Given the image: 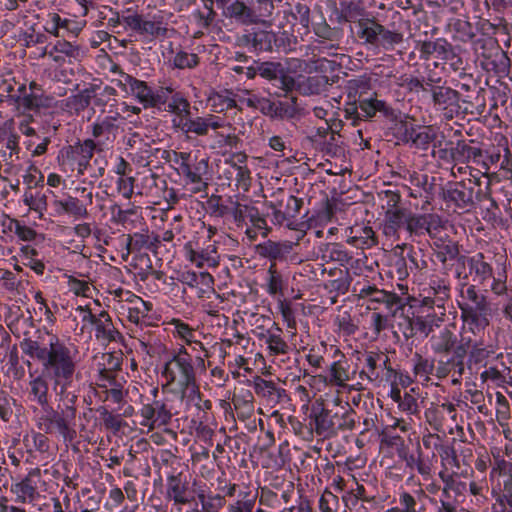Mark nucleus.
<instances>
[{"label":"nucleus","mask_w":512,"mask_h":512,"mask_svg":"<svg viewBox=\"0 0 512 512\" xmlns=\"http://www.w3.org/2000/svg\"><path fill=\"white\" fill-rule=\"evenodd\" d=\"M21 349L26 355L42 362L43 371L52 380L53 390L64 394L65 386L72 385L76 372V361L71 350L58 338H53L49 348L38 341L25 339Z\"/></svg>","instance_id":"obj_1"},{"label":"nucleus","mask_w":512,"mask_h":512,"mask_svg":"<svg viewBox=\"0 0 512 512\" xmlns=\"http://www.w3.org/2000/svg\"><path fill=\"white\" fill-rule=\"evenodd\" d=\"M161 377L164 379L163 390L168 388L171 391H178L181 396L196 386L192 356L184 347L173 353L171 358L165 362Z\"/></svg>","instance_id":"obj_2"},{"label":"nucleus","mask_w":512,"mask_h":512,"mask_svg":"<svg viewBox=\"0 0 512 512\" xmlns=\"http://www.w3.org/2000/svg\"><path fill=\"white\" fill-rule=\"evenodd\" d=\"M71 385L65 386L64 394L59 391H54L59 397V400L64 403L65 407L61 412L54 410L51 407L43 408L45 414L39 418L38 427L46 434L59 433L63 437H67L71 431L70 425L76 417L75 403L77 395L70 392Z\"/></svg>","instance_id":"obj_3"},{"label":"nucleus","mask_w":512,"mask_h":512,"mask_svg":"<svg viewBox=\"0 0 512 512\" xmlns=\"http://www.w3.org/2000/svg\"><path fill=\"white\" fill-rule=\"evenodd\" d=\"M356 420L357 414L348 403L334 413L323 408L315 415V432L319 436L330 438L336 436L339 431L353 430Z\"/></svg>","instance_id":"obj_4"},{"label":"nucleus","mask_w":512,"mask_h":512,"mask_svg":"<svg viewBox=\"0 0 512 512\" xmlns=\"http://www.w3.org/2000/svg\"><path fill=\"white\" fill-rule=\"evenodd\" d=\"M158 393V388H153V401L151 403L144 404L140 410V415L142 417L140 424L147 427L149 430L168 425L173 415L179 414V411L174 408L172 400L168 398L159 399Z\"/></svg>","instance_id":"obj_5"},{"label":"nucleus","mask_w":512,"mask_h":512,"mask_svg":"<svg viewBox=\"0 0 512 512\" xmlns=\"http://www.w3.org/2000/svg\"><path fill=\"white\" fill-rule=\"evenodd\" d=\"M123 15L124 24L131 30L140 35L150 36L153 38L165 37L168 29L166 28L165 13L158 11L157 13L147 15L130 13Z\"/></svg>","instance_id":"obj_6"},{"label":"nucleus","mask_w":512,"mask_h":512,"mask_svg":"<svg viewBox=\"0 0 512 512\" xmlns=\"http://www.w3.org/2000/svg\"><path fill=\"white\" fill-rule=\"evenodd\" d=\"M182 162L180 169L184 176L185 185L189 187V191L193 194L206 193L208 189V174L209 162L207 159H201L193 164L188 162L189 154L180 153Z\"/></svg>","instance_id":"obj_7"},{"label":"nucleus","mask_w":512,"mask_h":512,"mask_svg":"<svg viewBox=\"0 0 512 512\" xmlns=\"http://www.w3.org/2000/svg\"><path fill=\"white\" fill-rule=\"evenodd\" d=\"M184 251L186 258L197 267H217L220 263V255L216 241L208 240L200 243V240L190 241L185 244Z\"/></svg>","instance_id":"obj_8"},{"label":"nucleus","mask_w":512,"mask_h":512,"mask_svg":"<svg viewBox=\"0 0 512 512\" xmlns=\"http://www.w3.org/2000/svg\"><path fill=\"white\" fill-rule=\"evenodd\" d=\"M443 228V222L439 215L434 213L413 214L408 213L406 230L409 236L414 239L427 234L435 239L439 231Z\"/></svg>","instance_id":"obj_9"},{"label":"nucleus","mask_w":512,"mask_h":512,"mask_svg":"<svg viewBox=\"0 0 512 512\" xmlns=\"http://www.w3.org/2000/svg\"><path fill=\"white\" fill-rule=\"evenodd\" d=\"M460 297L462 302L459 304L461 314H492V308L486 296L481 293L476 286L464 282L460 287Z\"/></svg>","instance_id":"obj_10"},{"label":"nucleus","mask_w":512,"mask_h":512,"mask_svg":"<svg viewBox=\"0 0 512 512\" xmlns=\"http://www.w3.org/2000/svg\"><path fill=\"white\" fill-rule=\"evenodd\" d=\"M474 189L471 186V181L466 184L463 181L450 182L442 189V198L450 206L453 205L455 211L469 210L473 205Z\"/></svg>","instance_id":"obj_11"},{"label":"nucleus","mask_w":512,"mask_h":512,"mask_svg":"<svg viewBox=\"0 0 512 512\" xmlns=\"http://www.w3.org/2000/svg\"><path fill=\"white\" fill-rule=\"evenodd\" d=\"M303 200L293 195H288L272 205L273 222L280 226L294 229L296 217L300 213Z\"/></svg>","instance_id":"obj_12"},{"label":"nucleus","mask_w":512,"mask_h":512,"mask_svg":"<svg viewBox=\"0 0 512 512\" xmlns=\"http://www.w3.org/2000/svg\"><path fill=\"white\" fill-rule=\"evenodd\" d=\"M465 355L466 349L464 345L458 346L453 350V355L447 359H440L436 367V376L438 378H445L452 375V383L459 384L462 376L465 373Z\"/></svg>","instance_id":"obj_13"},{"label":"nucleus","mask_w":512,"mask_h":512,"mask_svg":"<svg viewBox=\"0 0 512 512\" xmlns=\"http://www.w3.org/2000/svg\"><path fill=\"white\" fill-rule=\"evenodd\" d=\"M433 103L442 110L445 118L452 119L459 112L460 94L450 87H432L430 89Z\"/></svg>","instance_id":"obj_14"},{"label":"nucleus","mask_w":512,"mask_h":512,"mask_svg":"<svg viewBox=\"0 0 512 512\" xmlns=\"http://www.w3.org/2000/svg\"><path fill=\"white\" fill-rule=\"evenodd\" d=\"M97 144L92 139H86L84 141H78L73 145H69L66 148V156L69 160L77 166V172L79 175H84L90 161L94 156Z\"/></svg>","instance_id":"obj_15"},{"label":"nucleus","mask_w":512,"mask_h":512,"mask_svg":"<svg viewBox=\"0 0 512 512\" xmlns=\"http://www.w3.org/2000/svg\"><path fill=\"white\" fill-rule=\"evenodd\" d=\"M223 15L235 20L242 25H259L262 24L256 10L242 0L231 2L224 10Z\"/></svg>","instance_id":"obj_16"},{"label":"nucleus","mask_w":512,"mask_h":512,"mask_svg":"<svg viewBox=\"0 0 512 512\" xmlns=\"http://www.w3.org/2000/svg\"><path fill=\"white\" fill-rule=\"evenodd\" d=\"M434 320L422 316H402L398 327L406 339L413 338L417 334L427 337L433 331Z\"/></svg>","instance_id":"obj_17"},{"label":"nucleus","mask_w":512,"mask_h":512,"mask_svg":"<svg viewBox=\"0 0 512 512\" xmlns=\"http://www.w3.org/2000/svg\"><path fill=\"white\" fill-rule=\"evenodd\" d=\"M123 76L125 85L130 87L132 94L146 107H159L164 104L162 97L155 95L146 82L138 80L128 74H124Z\"/></svg>","instance_id":"obj_18"},{"label":"nucleus","mask_w":512,"mask_h":512,"mask_svg":"<svg viewBox=\"0 0 512 512\" xmlns=\"http://www.w3.org/2000/svg\"><path fill=\"white\" fill-rule=\"evenodd\" d=\"M40 477V469H32L24 479L14 484L11 488L12 493L16 495V501L22 504L32 503L38 496L37 486L34 478Z\"/></svg>","instance_id":"obj_19"},{"label":"nucleus","mask_w":512,"mask_h":512,"mask_svg":"<svg viewBox=\"0 0 512 512\" xmlns=\"http://www.w3.org/2000/svg\"><path fill=\"white\" fill-rule=\"evenodd\" d=\"M276 36L273 32L259 30L248 32L237 39L239 46L251 48L254 51H272Z\"/></svg>","instance_id":"obj_20"},{"label":"nucleus","mask_w":512,"mask_h":512,"mask_svg":"<svg viewBox=\"0 0 512 512\" xmlns=\"http://www.w3.org/2000/svg\"><path fill=\"white\" fill-rule=\"evenodd\" d=\"M225 128H230V125L225 124V122L220 120L219 117L212 114H209L205 117H190L185 135L188 137L190 134H194L196 136H206L208 135L210 129L218 130Z\"/></svg>","instance_id":"obj_21"},{"label":"nucleus","mask_w":512,"mask_h":512,"mask_svg":"<svg viewBox=\"0 0 512 512\" xmlns=\"http://www.w3.org/2000/svg\"><path fill=\"white\" fill-rule=\"evenodd\" d=\"M463 345L470 348L468 354L469 368L472 366H485L488 358L494 353L492 349L484 345L483 339H473L470 336L463 337Z\"/></svg>","instance_id":"obj_22"},{"label":"nucleus","mask_w":512,"mask_h":512,"mask_svg":"<svg viewBox=\"0 0 512 512\" xmlns=\"http://www.w3.org/2000/svg\"><path fill=\"white\" fill-rule=\"evenodd\" d=\"M458 262L463 266L467 263L471 271H474L479 283L484 286L488 285L494 276L491 265L484 260L482 253H478L473 257L460 256Z\"/></svg>","instance_id":"obj_23"},{"label":"nucleus","mask_w":512,"mask_h":512,"mask_svg":"<svg viewBox=\"0 0 512 512\" xmlns=\"http://www.w3.org/2000/svg\"><path fill=\"white\" fill-rule=\"evenodd\" d=\"M359 108L361 110L362 119H369L374 117L378 112L386 118L394 119L396 114L393 108H391L385 101L378 99L377 97H366L360 99Z\"/></svg>","instance_id":"obj_24"},{"label":"nucleus","mask_w":512,"mask_h":512,"mask_svg":"<svg viewBox=\"0 0 512 512\" xmlns=\"http://www.w3.org/2000/svg\"><path fill=\"white\" fill-rule=\"evenodd\" d=\"M347 362L345 360L339 359L334 361L329 367V378L328 383L332 386H337L341 388L348 387L349 390H362L361 383H357L356 385H347V382L350 380V374L347 369Z\"/></svg>","instance_id":"obj_25"},{"label":"nucleus","mask_w":512,"mask_h":512,"mask_svg":"<svg viewBox=\"0 0 512 512\" xmlns=\"http://www.w3.org/2000/svg\"><path fill=\"white\" fill-rule=\"evenodd\" d=\"M430 342L435 354L448 355L456 349L457 336L448 327H444L431 336Z\"/></svg>","instance_id":"obj_26"},{"label":"nucleus","mask_w":512,"mask_h":512,"mask_svg":"<svg viewBox=\"0 0 512 512\" xmlns=\"http://www.w3.org/2000/svg\"><path fill=\"white\" fill-rule=\"evenodd\" d=\"M89 320L95 326L96 337L105 341H114L119 332L115 329L109 314L102 311L98 316L89 313Z\"/></svg>","instance_id":"obj_27"},{"label":"nucleus","mask_w":512,"mask_h":512,"mask_svg":"<svg viewBox=\"0 0 512 512\" xmlns=\"http://www.w3.org/2000/svg\"><path fill=\"white\" fill-rule=\"evenodd\" d=\"M188 487L181 480V473L171 474L167 477L166 498L175 504L184 505L190 502L187 496Z\"/></svg>","instance_id":"obj_28"},{"label":"nucleus","mask_w":512,"mask_h":512,"mask_svg":"<svg viewBox=\"0 0 512 512\" xmlns=\"http://www.w3.org/2000/svg\"><path fill=\"white\" fill-rule=\"evenodd\" d=\"M53 98L44 93H28L13 96V102L24 110L39 111L42 108H49Z\"/></svg>","instance_id":"obj_29"},{"label":"nucleus","mask_w":512,"mask_h":512,"mask_svg":"<svg viewBox=\"0 0 512 512\" xmlns=\"http://www.w3.org/2000/svg\"><path fill=\"white\" fill-rule=\"evenodd\" d=\"M263 338L270 355H286L290 352V346L282 337V329L277 324L269 328Z\"/></svg>","instance_id":"obj_30"},{"label":"nucleus","mask_w":512,"mask_h":512,"mask_svg":"<svg viewBox=\"0 0 512 512\" xmlns=\"http://www.w3.org/2000/svg\"><path fill=\"white\" fill-rule=\"evenodd\" d=\"M461 316L463 321L465 322V325L463 327V337H466L465 334L471 332L474 336H479V339H483L485 330L490 324V318L492 314L484 315L483 313H470L462 314Z\"/></svg>","instance_id":"obj_31"},{"label":"nucleus","mask_w":512,"mask_h":512,"mask_svg":"<svg viewBox=\"0 0 512 512\" xmlns=\"http://www.w3.org/2000/svg\"><path fill=\"white\" fill-rule=\"evenodd\" d=\"M292 243L290 242H274L268 240L256 246V252L259 256L268 258L270 260H277L284 258L292 251Z\"/></svg>","instance_id":"obj_32"},{"label":"nucleus","mask_w":512,"mask_h":512,"mask_svg":"<svg viewBox=\"0 0 512 512\" xmlns=\"http://www.w3.org/2000/svg\"><path fill=\"white\" fill-rule=\"evenodd\" d=\"M408 213L405 209H387L385 212L384 233L387 236L397 237L400 228L407 226Z\"/></svg>","instance_id":"obj_33"},{"label":"nucleus","mask_w":512,"mask_h":512,"mask_svg":"<svg viewBox=\"0 0 512 512\" xmlns=\"http://www.w3.org/2000/svg\"><path fill=\"white\" fill-rule=\"evenodd\" d=\"M342 501L345 508L352 511L358 507L359 501L367 503L375 502L376 496L370 494L363 484L356 481L355 487L349 489L343 494Z\"/></svg>","instance_id":"obj_34"},{"label":"nucleus","mask_w":512,"mask_h":512,"mask_svg":"<svg viewBox=\"0 0 512 512\" xmlns=\"http://www.w3.org/2000/svg\"><path fill=\"white\" fill-rule=\"evenodd\" d=\"M129 302L127 309V318L134 324H140L148 318L149 312L152 310V303L144 301L141 297L130 295L126 299Z\"/></svg>","instance_id":"obj_35"},{"label":"nucleus","mask_w":512,"mask_h":512,"mask_svg":"<svg viewBox=\"0 0 512 512\" xmlns=\"http://www.w3.org/2000/svg\"><path fill=\"white\" fill-rule=\"evenodd\" d=\"M286 282L283 275L278 271L276 263L272 262L267 271L265 289L266 292L273 297H284Z\"/></svg>","instance_id":"obj_36"},{"label":"nucleus","mask_w":512,"mask_h":512,"mask_svg":"<svg viewBox=\"0 0 512 512\" xmlns=\"http://www.w3.org/2000/svg\"><path fill=\"white\" fill-rule=\"evenodd\" d=\"M54 206L58 211L67 213L77 219L87 218L89 216L86 205L76 197L68 196L64 200H55Z\"/></svg>","instance_id":"obj_37"},{"label":"nucleus","mask_w":512,"mask_h":512,"mask_svg":"<svg viewBox=\"0 0 512 512\" xmlns=\"http://www.w3.org/2000/svg\"><path fill=\"white\" fill-rule=\"evenodd\" d=\"M360 28L359 38L363 39L366 44L379 46V37L382 25L374 19H360L358 21Z\"/></svg>","instance_id":"obj_38"},{"label":"nucleus","mask_w":512,"mask_h":512,"mask_svg":"<svg viewBox=\"0 0 512 512\" xmlns=\"http://www.w3.org/2000/svg\"><path fill=\"white\" fill-rule=\"evenodd\" d=\"M350 243L359 248H370L377 244V238L372 227L356 226L351 229Z\"/></svg>","instance_id":"obj_39"},{"label":"nucleus","mask_w":512,"mask_h":512,"mask_svg":"<svg viewBox=\"0 0 512 512\" xmlns=\"http://www.w3.org/2000/svg\"><path fill=\"white\" fill-rule=\"evenodd\" d=\"M119 117V114L116 113L115 115H108L98 119L92 125V136L97 139L103 136L115 135L119 128L116 123Z\"/></svg>","instance_id":"obj_40"},{"label":"nucleus","mask_w":512,"mask_h":512,"mask_svg":"<svg viewBox=\"0 0 512 512\" xmlns=\"http://www.w3.org/2000/svg\"><path fill=\"white\" fill-rule=\"evenodd\" d=\"M254 390L258 396L274 402H277L282 392H284V390L278 388L273 381L265 380L261 377L255 378Z\"/></svg>","instance_id":"obj_41"},{"label":"nucleus","mask_w":512,"mask_h":512,"mask_svg":"<svg viewBox=\"0 0 512 512\" xmlns=\"http://www.w3.org/2000/svg\"><path fill=\"white\" fill-rule=\"evenodd\" d=\"M30 395L42 408L48 407V383L43 376H37L29 382Z\"/></svg>","instance_id":"obj_42"},{"label":"nucleus","mask_w":512,"mask_h":512,"mask_svg":"<svg viewBox=\"0 0 512 512\" xmlns=\"http://www.w3.org/2000/svg\"><path fill=\"white\" fill-rule=\"evenodd\" d=\"M288 22L293 26L300 25L303 29L308 30L310 25V8L305 3L298 2L290 7L288 12Z\"/></svg>","instance_id":"obj_43"},{"label":"nucleus","mask_w":512,"mask_h":512,"mask_svg":"<svg viewBox=\"0 0 512 512\" xmlns=\"http://www.w3.org/2000/svg\"><path fill=\"white\" fill-rule=\"evenodd\" d=\"M378 352H367L365 354V367L360 371L359 376L361 379H366L369 382H375L380 379Z\"/></svg>","instance_id":"obj_44"},{"label":"nucleus","mask_w":512,"mask_h":512,"mask_svg":"<svg viewBox=\"0 0 512 512\" xmlns=\"http://www.w3.org/2000/svg\"><path fill=\"white\" fill-rule=\"evenodd\" d=\"M370 90V83L367 79H352L347 85V95L349 100L359 102L360 99L366 98Z\"/></svg>","instance_id":"obj_45"},{"label":"nucleus","mask_w":512,"mask_h":512,"mask_svg":"<svg viewBox=\"0 0 512 512\" xmlns=\"http://www.w3.org/2000/svg\"><path fill=\"white\" fill-rule=\"evenodd\" d=\"M169 62L170 65L176 69H193L199 65L200 59L195 53L179 50Z\"/></svg>","instance_id":"obj_46"},{"label":"nucleus","mask_w":512,"mask_h":512,"mask_svg":"<svg viewBox=\"0 0 512 512\" xmlns=\"http://www.w3.org/2000/svg\"><path fill=\"white\" fill-rule=\"evenodd\" d=\"M409 139L417 148L427 149L435 139V132L431 126H425L418 131L412 130L409 133Z\"/></svg>","instance_id":"obj_47"},{"label":"nucleus","mask_w":512,"mask_h":512,"mask_svg":"<svg viewBox=\"0 0 512 512\" xmlns=\"http://www.w3.org/2000/svg\"><path fill=\"white\" fill-rule=\"evenodd\" d=\"M17 81L11 70L0 71V103L5 99L13 101V92Z\"/></svg>","instance_id":"obj_48"},{"label":"nucleus","mask_w":512,"mask_h":512,"mask_svg":"<svg viewBox=\"0 0 512 512\" xmlns=\"http://www.w3.org/2000/svg\"><path fill=\"white\" fill-rule=\"evenodd\" d=\"M181 399L186 402L187 407H194L197 410H209L212 406L210 400H203L198 386L192 387Z\"/></svg>","instance_id":"obj_49"},{"label":"nucleus","mask_w":512,"mask_h":512,"mask_svg":"<svg viewBox=\"0 0 512 512\" xmlns=\"http://www.w3.org/2000/svg\"><path fill=\"white\" fill-rule=\"evenodd\" d=\"M96 86L91 85L85 88L78 94L69 98V105L76 111L85 110L91 102V99L95 96Z\"/></svg>","instance_id":"obj_50"},{"label":"nucleus","mask_w":512,"mask_h":512,"mask_svg":"<svg viewBox=\"0 0 512 512\" xmlns=\"http://www.w3.org/2000/svg\"><path fill=\"white\" fill-rule=\"evenodd\" d=\"M283 65L280 62H259L258 63V75L262 78L273 81L277 80L282 75Z\"/></svg>","instance_id":"obj_51"},{"label":"nucleus","mask_w":512,"mask_h":512,"mask_svg":"<svg viewBox=\"0 0 512 512\" xmlns=\"http://www.w3.org/2000/svg\"><path fill=\"white\" fill-rule=\"evenodd\" d=\"M379 46H382L386 50L393 49L396 45L403 42V34L396 31H390L383 25L379 30Z\"/></svg>","instance_id":"obj_52"},{"label":"nucleus","mask_w":512,"mask_h":512,"mask_svg":"<svg viewBox=\"0 0 512 512\" xmlns=\"http://www.w3.org/2000/svg\"><path fill=\"white\" fill-rule=\"evenodd\" d=\"M151 245V242L149 240V234L148 233H134L133 235H127V241H126V249H127V255L135 252L140 251L142 249H148V246Z\"/></svg>","instance_id":"obj_53"},{"label":"nucleus","mask_w":512,"mask_h":512,"mask_svg":"<svg viewBox=\"0 0 512 512\" xmlns=\"http://www.w3.org/2000/svg\"><path fill=\"white\" fill-rule=\"evenodd\" d=\"M506 274L505 272L498 273V277L493 276L491 281L488 283L491 291L498 296L505 295L509 302L512 301V287L508 288L506 285Z\"/></svg>","instance_id":"obj_54"},{"label":"nucleus","mask_w":512,"mask_h":512,"mask_svg":"<svg viewBox=\"0 0 512 512\" xmlns=\"http://www.w3.org/2000/svg\"><path fill=\"white\" fill-rule=\"evenodd\" d=\"M370 301L375 303H383L389 309L393 308L394 306L398 307L401 305V298L397 294L378 288H376L374 291Z\"/></svg>","instance_id":"obj_55"},{"label":"nucleus","mask_w":512,"mask_h":512,"mask_svg":"<svg viewBox=\"0 0 512 512\" xmlns=\"http://www.w3.org/2000/svg\"><path fill=\"white\" fill-rule=\"evenodd\" d=\"M245 211L247 212V218H249L252 227L258 229L262 237H267L270 232V228L267 225L266 219L261 216L258 210L254 207H245Z\"/></svg>","instance_id":"obj_56"},{"label":"nucleus","mask_w":512,"mask_h":512,"mask_svg":"<svg viewBox=\"0 0 512 512\" xmlns=\"http://www.w3.org/2000/svg\"><path fill=\"white\" fill-rule=\"evenodd\" d=\"M340 501L337 495L326 489L319 499V510L321 512H339Z\"/></svg>","instance_id":"obj_57"},{"label":"nucleus","mask_w":512,"mask_h":512,"mask_svg":"<svg viewBox=\"0 0 512 512\" xmlns=\"http://www.w3.org/2000/svg\"><path fill=\"white\" fill-rule=\"evenodd\" d=\"M170 325L174 327V333L186 344L191 345V342H195V330L188 324L180 319H172Z\"/></svg>","instance_id":"obj_58"},{"label":"nucleus","mask_w":512,"mask_h":512,"mask_svg":"<svg viewBox=\"0 0 512 512\" xmlns=\"http://www.w3.org/2000/svg\"><path fill=\"white\" fill-rule=\"evenodd\" d=\"M435 246L439 249L437 253V258L442 262L445 263L447 259H455L459 258V248L457 243L448 241L446 244H438L437 241L434 242Z\"/></svg>","instance_id":"obj_59"},{"label":"nucleus","mask_w":512,"mask_h":512,"mask_svg":"<svg viewBox=\"0 0 512 512\" xmlns=\"http://www.w3.org/2000/svg\"><path fill=\"white\" fill-rule=\"evenodd\" d=\"M164 110L173 115L189 113L190 103L183 97L173 96L168 103L164 102Z\"/></svg>","instance_id":"obj_60"},{"label":"nucleus","mask_w":512,"mask_h":512,"mask_svg":"<svg viewBox=\"0 0 512 512\" xmlns=\"http://www.w3.org/2000/svg\"><path fill=\"white\" fill-rule=\"evenodd\" d=\"M283 0H255L256 2V10L257 15L259 16L261 23L266 24V18L272 16L275 3H280Z\"/></svg>","instance_id":"obj_61"},{"label":"nucleus","mask_w":512,"mask_h":512,"mask_svg":"<svg viewBox=\"0 0 512 512\" xmlns=\"http://www.w3.org/2000/svg\"><path fill=\"white\" fill-rule=\"evenodd\" d=\"M98 411L106 429L117 432L122 428L123 422L120 415H115L104 407Z\"/></svg>","instance_id":"obj_62"},{"label":"nucleus","mask_w":512,"mask_h":512,"mask_svg":"<svg viewBox=\"0 0 512 512\" xmlns=\"http://www.w3.org/2000/svg\"><path fill=\"white\" fill-rule=\"evenodd\" d=\"M329 84V78L324 75L308 77L305 82V85L311 94H319L325 91Z\"/></svg>","instance_id":"obj_63"},{"label":"nucleus","mask_w":512,"mask_h":512,"mask_svg":"<svg viewBox=\"0 0 512 512\" xmlns=\"http://www.w3.org/2000/svg\"><path fill=\"white\" fill-rule=\"evenodd\" d=\"M416 357L417 362L414 366V373L416 376H419L423 380L427 381L434 370V364L419 354H416Z\"/></svg>","instance_id":"obj_64"}]
</instances>
